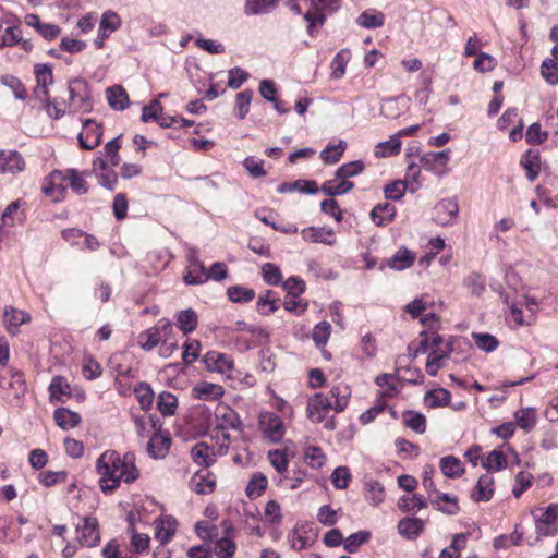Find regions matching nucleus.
Masks as SVG:
<instances>
[{"mask_svg":"<svg viewBox=\"0 0 558 558\" xmlns=\"http://www.w3.org/2000/svg\"><path fill=\"white\" fill-rule=\"evenodd\" d=\"M96 471L99 477V486L102 493L111 494L123 481L132 483L140 476L135 465V454L126 452L123 458L116 450H106L96 462Z\"/></svg>","mask_w":558,"mask_h":558,"instance_id":"nucleus-1","label":"nucleus"},{"mask_svg":"<svg viewBox=\"0 0 558 558\" xmlns=\"http://www.w3.org/2000/svg\"><path fill=\"white\" fill-rule=\"evenodd\" d=\"M350 396L348 387L337 386L331 388L328 393H315L307 401V417L312 423H324V427L328 430L336 428L333 416H329V412L333 410L336 413L342 412L348 405Z\"/></svg>","mask_w":558,"mask_h":558,"instance_id":"nucleus-2","label":"nucleus"},{"mask_svg":"<svg viewBox=\"0 0 558 558\" xmlns=\"http://www.w3.org/2000/svg\"><path fill=\"white\" fill-rule=\"evenodd\" d=\"M287 7L303 15L313 33L314 27L324 24L327 13L338 8V0H287Z\"/></svg>","mask_w":558,"mask_h":558,"instance_id":"nucleus-3","label":"nucleus"},{"mask_svg":"<svg viewBox=\"0 0 558 558\" xmlns=\"http://www.w3.org/2000/svg\"><path fill=\"white\" fill-rule=\"evenodd\" d=\"M173 333L172 324L169 319H159L155 326L143 331L138 336V344L144 351H151L160 344L165 338Z\"/></svg>","mask_w":558,"mask_h":558,"instance_id":"nucleus-4","label":"nucleus"},{"mask_svg":"<svg viewBox=\"0 0 558 558\" xmlns=\"http://www.w3.org/2000/svg\"><path fill=\"white\" fill-rule=\"evenodd\" d=\"M69 106L75 111L89 112L93 109L90 92L87 82L83 78H74L69 82Z\"/></svg>","mask_w":558,"mask_h":558,"instance_id":"nucleus-5","label":"nucleus"},{"mask_svg":"<svg viewBox=\"0 0 558 558\" xmlns=\"http://www.w3.org/2000/svg\"><path fill=\"white\" fill-rule=\"evenodd\" d=\"M259 428L270 442H279L286 433L282 420L275 413L265 412L259 415Z\"/></svg>","mask_w":558,"mask_h":558,"instance_id":"nucleus-6","label":"nucleus"},{"mask_svg":"<svg viewBox=\"0 0 558 558\" xmlns=\"http://www.w3.org/2000/svg\"><path fill=\"white\" fill-rule=\"evenodd\" d=\"M77 538L82 546L94 547L100 542V533L98 530V521L94 517H85L82 524H77Z\"/></svg>","mask_w":558,"mask_h":558,"instance_id":"nucleus-7","label":"nucleus"},{"mask_svg":"<svg viewBox=\"0 0 558 558\" xmlns=\"http://www.w3.org/2000/svg\"><path fill=\"white\" fill-rule=\"evenodd\" d=\"M36 86L34 96L40 100H49V86L53 84L52 68L49 64H36L34 66Z\"/></svg>","mask_w":558,"mask_h":558,"instance_id":"nucleus-8","label":"nucleus"},{"mask_svg":"<svg viewBox=\"0 0 558 558\" xmlns=\"http://www.w3.org/2000/svg\"><path fill=\"white\" fill-rule=\"evenodd\" d=\"M536 531L542 536L554 535L558 531V504H551L541 510L536 518Z\"/></svg>","mask_w":558,"mask_h":558,"instance_id":"nucleus-9","label":"nucleus"},{"mask_svg":"<svg viewBox=\"0 0 558 558\" xmlns=\"http://www.w3.org/2000/svg\"><path fill=\"white\" fill-rule=\"evenodd\" d=\"M101 136L100 125L87 119L83 123V131L78 134L77 140L83 149L92 150L100 144Z\"/></svg>","mask_w":558,"mask_h":558,"instance_id":"nucleus-10","label":"nucleus"},{"mask_svg":"<svg viewBox=\"0 0 558 558\" xmlns=\"http://www.w3.org/2000/svg\"><path fill=\"white\" fill-rule=\"evenodd\" d=\"M31 315L13 306H7L3 312V324L10 335H17L20 327L31 322Z\"/></svg>","mask_w":558,"mask_h":558,"instance_id":"nucleus-11","label":"nucleus"},{"mask_svg":"<svg viewBox=\"0 0 558 558\" xmlns=\"http://www.w3.org/2000/svg\"><path fill=\"white\" fill-rule=\"evenodd\" d=\"M459 213V205L454 198L441 199L434 208V220L440 226L450 225Z\"/></svg>","mask_w":558,"mask_h":558,"instance_id":"nucleus-12","label":"nucleus"},{"mask_svg":"<svg viewBox=\"0 0 558 558\" xmlns=\"http://www.w3.org/2000/svg\"><path fill=\"white\" fill-rule=\"evenodd\" d=\"M215 420L217 428L225 430L228 428L239 430L242 422L234 410L225 404H219L215 410Z\"/></svg>","mask_w":558,"mask_h":558,"instance_id":"nucleus-13","label":"nucleus"},{"mask_svg":"<svg viewBox=\"0 0 558 558\" xmlns=\"http://www.w3.org/2000/svg\"><path fill=\"white\" fill-rule=\"evenodd\" d=\"M450 159V149L428 151L421 156V168L433 173H440L439 168L447 166Z\"/></svg>","mask_w":558,"mask_h":558,"instance_id":"nucleus-14","label":"nucleus"},{"mask_svg":"<svg viewBox=\"0 0 558 558\" xmlns=\"http://www.w3.org/2000/svg\"><path fill=\"white\" fill-rule=\"evenodd\" d=\"M25 161L16 150L0 151V173H16L23 171Z\"/></svg>","mask_w":558,"mask_h":558,"instance_id":"nucleus-15","label":"nucleus"},{"mask_svg":"<svg viewBox=\"0 0 558 558\" xmlns=\"http://www.w3.org/2000/svg\"><path fill=\"white\" fill-rule=\"evenodd\" d=\"M302 239L310 243H322L326 245H333L336 236L331 229L308 227L301 231Z\"/></svg>","mask_w":558,"mask_h":558,"instance_id":"nucleus-16","label":"nucleus"},{"mask_svg":"<svg viewBox=\"0 0 558 558\" xmlns=\"http://www.w3.org/2000/svg\"><path fill=\"white\" fill-rule=\"evenodd\" d=\"M205 366L210 372L223 374L231 369L232 361L223 353L211 351L207 352L203 359Z\"/></svg>","mask_w":558,"mask_h":558,"instance_id":"nucleus-17","label":"nucleus"},{"mask_svg":"<svg viewBox=\"0 0 558 558\" xmlns=\"http://www.w3.org/2000/svg\"><path fill=\"white\" fill-rule=\"evenodd\" d=\"M191 458L194 463L208 468L216 462L214 448L204 441H199L191 449Z\"/></svg>","mask_w":558,"mask_h":558,"instance_id":"nucleus-18","label":"nucleus"},{"mask_svg":"<svg viewBox=\"0 0 558 558\" xmlns=\"http://www.w3.org/2000/svg\"><path fill=\"white\" fill-rule=\"evenodd\" d=\"M171 439L168 435L155 433L147 445V451L154 459H162L169 452Z\"/></svg>","mask_w":558,"mask_h":558,"instance_id":"nucleus-19","label":"nucleus"},{"mask_svg":"<svg viewBox=\"0 0 558 558\" xmlns=\"http://www.w3.org/2000/svg\"><path fill=\"white\" fill-rule=\"evenodd\" d=\"M177 530V520L170 515L162 517L156 521L155 537L161 543H168Z\"/></svg>","mask_w":558,"mask_h":558,"instance_id":"nucleus-20","label":"nucleus"},{"mask_svg":"<svg viewBox=\"0 0 558 558\" xmlns=\"http://www.w3.org/2000/svg\"><path fill=\"white\" fill-rule=\"evenodd\" d=\"M223 395L221 386L211 383H199L192 389V396L199 400H217Z\"/></svg>","mask_w":558,"mask_h":558,"instance_id":"nucleus-21","label":"nucleus"},{"mask_svg":"<svg viewBox=\"0 0 558 558\" xmlns=\"http://www.w3.org/2000/svg\"><path fill=\"white\" fill-rule=\"evenodd\" d=\"M494 494V480L489 474L480 476L475 492L472 494L474 501H488Z\"/></svg>","mask_w":558,"mask_h":558,"instance_id":"nucleus-22","label":"nucleus"},{"mask_svg":"<svg viewBox=\"0 0 558 558\" xmlns=\"http://www.w3.org/2000/svg\"><path fill=\"white\" fill-rule=\"evenodd\" d=\"M215 480L210 477L208 471L196 472L191 478V488L196 494H209L215 488Z\"/></svg>","mask_w":558,"mask_h":558,"instance_id":"nucleus-23","label":"nucleus"},{"mask_svg":"<svg viewBox=\"0 0 558 558\" xmlns=\"http://www.w3.org/2000/svg\"><path fill=\"white\" fill-rule=\"evenodd\" d=\"M107 100L114 110H124L129 106V96L121 85L107 88Z\"/></svg>","mask_w":558,"mask_h":558,"instance_id":"nucleus-24","label":"nucleus"},{"mask_svg":"<svg viewBox=\"0 0 558 558\" xmlns=\"http://www.w3.org/2000/svg\"><path fill=\"white\" fill-rule=\"evenodd\" d=\"M515 423L524 432H531L537 423L536 410L532 407L521 408L514 413Z\"/></svg>","mask_w":558,"mask_h":558,"instance_id":"nucleus-25","label":"nucleus"},{"mask_svg":"<svg viewBox=\"0 0 558 558\" xmlns=\"http://www.w3.org/2000/svg\"><path fill=\"white\" fill-rule=\"evenodd\" d=\"M521 165L526 171L530 182H533L539 173L541 161L539 154L536 150H527L521 158Z\"/></svg>","mask_w":558,"mask_h":558,"instance_id":"nucleus-26","label":"nucleus"},{"mask_svg":"<svg viewBox=\"0 0 558 558\" xmlns=\"http://www.w3.org/2000/svg\"><path fill=\"white\" fill-rule=\"evenodd\" d=\"M424 529V521L418 518H405L398 524V531L409 539L417 537Z\"/></svg>","mask_w":558,"mask_h":558,"instance_id":"nucleus-27","label":"nucleus"},{"mask_svg":"<svg viewBox=\"0 0 558 558\" xmlns=\"http://www.w3.org/2000/svg\"><path fill=\"white\" fill-rule=\"evenodd\" d=\"M209 279L208 270L204 264L187 265L183 280L186 284H202Z\"/></svg>","mask_w":558,"mask_h":558,"instance_id":"nucleus-28","label":"nucleus"},{"mask_svg":"<svg viewBox=\"0 0 558 558\" xmlns=\"http://www.w3.org/2000/svg\"><path fill=\"white\" fill-rule=\"evenodd\" d=\"M356 23L364 28H378L384 25L385 15L380 11L368 9L359 15Z\"/></svg>","mask_w":558,"mask_h":558,"instance_id":"nucleus-29","label":"nucleus"},{"mask_svg":"<svg viewBox=\"0 0 558 558\" xmlns=\"http://www.w3.org/2000/svg\"><path fill=\"white\" fill-rule=\"evenodd\" d=\"M439 468L442 474L450 478H458L464 473L461 460L453 456H446L441 458Z\"/></svg>","mask_w":558,"mask_h":558,"instance_id":"nucleus-30","label":"nucleus"},{"mask_svg":"<svg viewBox=\"0 0 558 558\" xmlns=\"http://www.w3.org/2000/svg\"><path fill=\"white\" fill-rule=\"evenodd\" d=\"M53 417L58 426L62 429H70L77 426L81 422L78 413L70 411L65 408H59L54 411Z\"/></svg>","mask_w":558,"mask_h":558,"instance_id":"nucleus-31","label":"nucleus"},{"mask_svg":"<svg viewBox=\"0 0 558 558\" xmlns=\"http://www.w3.org/2000/svg\"><path fill=\"white\" fill-rule=\"evenodd\" d=\"M121 26L120 16L113 11H106L101 15L98 34L108 37Z\"/></svg>","mask_w":558,"mask_h":558,"instance_id":"nucleus-32","label":"nucleus"},{"mask_svg":"<svg viewBox=\"0 0 558 558\" xmlns=\"http://www.w3.org/2000/svg\"><path fill=\"white\" fill-rule=\"evenodd\" d=\"M415 255L407 248L399 250L387 260V266L395 270H404L412 266Z\"/></svg>","mask_w":558,"mask_h":558,"instance_id":"nucleus-33","label":"nucleus"},{"mask_svg":"<svg viewBox=\"0 0 558 558\" xmlns=\"http://www.w3.org/2000/svg\"><path fill=\"white\" fill-rule=\"evenodd\" d=\"M354 184L348 180H340L337 179V177L333 180L326 181L323 186L322 191L327 196H337L348 193L353 189Z\"/></svg>","mask_w":558,"mask_h":558,"instance_id":"nucleus-34","label":"nucleus"},{"mask_svg":"<svg viewBox=\"0 0 558 558\" xmlns=\"http://www.w3.org/2000/svg\"><path fill=\"white\" fill-rule=\"evenodd\" d=\"M347 148V143L342 140L338 144H328L320 153V158L327 165L337 163Z\"/></svg>","mask_w":558,"mask_h":558,"instance_id":"nucleus-35","label":"nucleus"},{"mask_svg":"<svg viewBox=\"0 0 558 558\" xmlns=\"http://www.w3.org/2000/svg\"><path fill=\"white\" fill-rule=\"evenodd\" d=\"M403 424L417 434L426 430V417L416 411H404L402 414Z\"/></svg>","mask_w":558,"mask_h":558,"instance_id":"nucleus-36","label":"nucleus"},{"mask_svg":"<svg viewBox=\"0 0 558 558\" xmlns=\"http://www.w3.org/2000/svg\"><path fill=\"white\" fill-rule=\"evenodd\" d=\"M483 468L488 472H497L507 468V458L500 450H493L482 461Z\"/></svg>","mask_w":558,"mask_h":558,"instance_id":"nucleus-37","label":"nucleus"},{"mask_svg":"<svg viewBox=\"0 0 558 558\" xmlns=\"http://www.w3.org/2000/svg\"><path fill=\"white\" fill-rule=\"evenodd\" d=\"M157 407L163 416L173 415L178 408V399L168 391H162L158 396Z\"/></svg>","mask_w":558,"mask_h":558,"instance_id":"nucleus-38","label":"nucleus"},{"mask_svg":"<svg viewBox=\"0 0 558 558\" xmlns=\"http://www.w3.org/2000/svg\"><path fill=\"white\" fill-rule=\"evenodd\" d=\"M450 400V392L444 388L433 389L425 395V403L428 408L447 405Z\"/></svg>","mask_w":558,"mask_h":558,"instance_id":"nucleus-39","label":"nucleus"},{"mask_svg":"<svg viewBox=\"0 0 558 558\" xmlns=\"http://www.w3.org/2000/svg\"><path fill=\"white\" fill-rule=\"evenodd\" d=\"M401 149V142L398 135H392L388 141L377 144L375 147V155L377 157H388L398 155Z\"/></svg>","mask_w":558,"mask_h":558,"instance_id":"nucleus-40","label":"nucleus"},{"mask_svg":"<svg viewBox=\"0 0 558 558\" xmlns=\"http://www.w3.org/2000/svg\"><path fill=\"white\" fill-rule=\"evenodd\" d=\"M177 324L180 330L189 333L197 326V315L193 310L181 311L177 316Z\"/></svg>","mask_w":558,"mask_h":558,"instance_id":"nucleus-41","label":"nucleus"},{"mask_svg":"<svg viewBox=\"0 0 558 558\" xmlns=\"http://www.w3.org/2000/svg\"><path fill=\"white\" fill-rule=\"evenodd\" d=\"M304 461L313 469H320L326 461V456L320 447L308 446L304 451Z\"/></svg>","mask_w":558,"mask_h":558,"instance_id":"nucleus-42","label":"nucleus"},{"mask_svg":"<svg viewBox=\"0 0 558 558\" xmlns=\"http://www.w3.org/2000/svg\"><path fill=\"white\" fill-rule=\"evenodd\" d=\"M331 335V325L330 323L324 320L318 323L312 332V339L316 347L323 348L327 344Z\"/></svg>","mask_w":558,"mask_h":558,"instance_id":"nucleus-43","label":"nucleus"},{"mask_svg":"<svg viewBox=\"0 0 558 558\" xmlns=\"http://www.w3.org/2000/svg\"><path fill=\"white\" fill-rule=\"evenodd\" d=\"M395 208L389 204L377 205L373 208L371 217L377 226H384L392 220Z\"/></svg>","mask_w":558,"mask_h":558,"instance_id":"nucleus-44","label":"nucleus"},{"mask_svg":"<svg viewBox=\"0 0 558 558\" xmlns=\"http://www.w3.org/2000/svg\"><path fill=\"white\" fill-rule=\"evenodd\" d=\"M137 401L143 410H148L154 400V392L149 384L140 383L134 389Z\"/></svg>","mask_w":558,"mask_h":558,"instance_id":"nucleus-45","label":"nucleus"},{"mask_svg":"<svg viewBox=\"0 0 558 558\" xmlns=\"http://www.w3.org/2000/svg\"><path fill=\"white\" fill-rule=\"evenodd\" d=\"M267 478L262 473H256L250 480L246 486V495L250 498L259 497L267 487Z\"/></svg>","mask_w":558,"mask_h":558,"instance_id":"nucleus-46","label":"nucleus"},{"mask_svg":"<svg viewBox=\"0 0 558 558\" xmlns=\"http://www.w3.org/2000/svg\"><path fill=\"white\" fill-rule=\"evenodd\" d=\"M68 186L76 194L83 195L88 191V184L85 181L83 173L75 169H69Z\"/></svg>","mask_w":558,"mask_h":558,"instance_id":"nucleus-47","label":"nucleus"},{"mask_svg":"<svg viewBox=\"0 0 558 558\" xmlns=\"http://www.w3.org/2000/svg\"><path fill=\"white\" fill-rule=\"evenodd\" d=\"M268 460L279 474L282 475L287 472L289 466V459L286 451L278 449L269 450Z\"/></svg>","mask_w":558,"mask_h":558,"instance_id":"nucleus-48","label":"nucleus"},{"mask_svg":"<svg viewBox=\"0 0 558 558\" xmlns=\"http://www.w3.org/2000/svg\"><path fill=\"white\" fill-rule=\"evenodd\" d=\"M472 338L475 345L485 352L495 351L499 344L498 340L489 333L473 332Z\"/></svg>","mask_w":558,"mask_h":558,"instance_id":"nucleus-49","label":"nucleus"},{"mask_svg":"<svg viewBox=\"0 0 558 558\" xmlns=\"http://www.w3.org/2000/svg\"><path fill=\"white\" fill-rule=\"evenodd\" d=\"M364 168L365 166L361 160L351 161L338 168L336 171V177L340 180H347L360 174Z\"/></svg>","mask_w":558,"mask_h":558,"instance_id":"nucleus-50","label":"nucleus"},{"mask_svg":"<svg viewBox=\"0 0 558 558\" xmlns=\"http://www.w3.org/2000/svg\"><path fill=\"white\" fill-rule=\"evenodd\" d=\"M401 101H404L403 96L384 100L380 108L381 114L388 119L398 118L402 112L401 108L399 107Z\"/></svg>","mask_w":558,"mask_h":558,"instance_id":"nucleus-51","label":"nucleus"},{"mask_svg":"<svg viewBox=\"0 0 558 558\" xmlns=\"http://www.w3.org/2000/svg\"><path fill=\"white\" fill-rule=\"evenodd\" d=\"M70 386L64 380V378L60 376H56L52 378L49 385L50 399L53 401H61L62 397L69 393Z\"/></svg>","mask_w":558,"mask_h":558,"instance_id":"nucleus-52","label":"nucleus"},{"mask_svg":"<svg viewBox=\"0 0 558 558\" xmlns=\"http://www.w3.org/2000/svg\"><path fill=\"white\" fill-rule=\"evenodd\" d=\"M230 301L235 303L250 302L254 299V291L241 286H232L227 291Z\"/></svg>","mask_w":558,"mask_h":558,"instance_id":"nucleus-53","label":"nucleus"},{"mask_svg":"<svg viewBox=\"0 0 558 558\" xmlns=\"http://www.w3.org/2000/svg\"><path fill=\"white\" fill-rule=\"evenodd\" d=\"M22 41V29L14 25L5 28L4 34L0 35V49L12 47Z\"/></svg>","mask_w":558,"mask_h":558,"instance_id":"nucleus-54","label":"nucleus"},{"mask_svg":"<svg viewBox=\"0 0 558 558\" xmlns=\"http://www.w3.org/2000/svg\"><path fill=\"white\" fill-rule=\"evenodd\" d=\"M369 537L371 533L367 531L353 533L344 539V549L351 554L355 553L362 544L369 539Z\"/></svg>","mask_w":558,"mask_h":558,"instance_id":"nucleus-55","label":"nucleus"},{"mask_svg":"<svg viewBox=\"0 0 558 558\" xmlns=\"http://www.w3.org/2000/svg\"><path fill=\"white\" fill-rule=\"evenodd\" d=\"M253 98V92L245 89L239 93L235 97V108L238 110V118L244 119L250 111V105Z\"/></svg>","mask_w":558,"mask_h":558,"instance_id":"nucleus-56","label":"nucleus"},{"mask_svg":"<svg viewBox=\"0 0 558 558\" xmlns=\"http://www.w3.org/2000/svg\"><path fill=\"white\" fill-rule=\"evenodd\" d=\"M541 73L544 80L550 85L558 84V63L555 60H544L541 66Z\"/></svg>","mask_w":558,"mask_h":558,"instance_id":"nucleus-57","label":"nucleus"},{"mask_svg":"<svg viewBox=\"0 0 558 558\" xmlns=\"http://www.w3.org/2000/svg\"><path fill=\"white\" fill-rule=\"evenodd\" d=\"M41 191L48 197H51L54 202H60L64 198L66 191L63 187H59L58 183L49 180V175L46 177Z\"/></svg>","mask_w":558,"mask_h":558,"instance_id":"nucleus-58","label":"nucleus"},{"mask_svg":"<svg viewBox=\"0 0 558 558\" xmlns=\"http://www.w3.org/2000/svg\"><path fill=\"white\" fill-rule=\"evenodd\" d=\"M349 59H350L349 50H341L333 58L331 66H332V75L336 78H340L344 75L345 65H347Z\"/></svg>","mask_w":558,"mask_h":558,"instance_id":"nucleus-59","label":"nucleus"},{"mask_svg":"<svg viewBox=\"0 0 558 558\" xmlns=\"http://www.w3.org/2000/svg\"><path fill=\"white\" fill-rule=\"evenodd\" d=\"M277 0H246L245 13L257 15L265 13L270 7H274Z\"/></svg>","mask_w":558,"mask_h":558,"instance_id":"nucleus-60","label":"nucleus"},{"mask_svg":"<svg viewBox=\"0 0 558 558\" xmlns=\"http://www.w3.org/2000/svg\"><path fill=\"white\" fill-rule=\"evenodd\" d=\"M201 344L197 340H187L183 345L182 360L185 364H192L199 356Z\"/></svg>","mask_w":558,"mask_h":558,"instance_id":"nucleus-61","label":"nucleus"},{"mask_svg":"<svg viewBox=\"0 0 558 558\" xmlns=\"http://www.w3.org/2000/svg\"><path fill=\"white\" fill-rule=\"evenodd\" d=\"M351 478L350 470L347 466H338L331 474V482L338 489L347 488Z\"/></svg>","mask_w":558,"mask_h":558,"instance_id":"nucleus-62","label":"nucleus"},{"mask_svg":"<svg viewBox=\"0 0 558 558\" xmlns=\"http://www.w3.org/2000/svg\"><path fill=\"white\" fill-rule=\"evenodd\" d=\"M532 480L533 475L531 473L519 472L515 476V486L512 489L513 496L519 498L532 485Z\"/></svg>","mask_w":558,"mask_h":558,"instance_id":"nucleus-63","label":"nucleus"},{"mask_svg":"<svg viewBox=\"0 0 558 558\" xmlns=\"http://www.w3.org/2000/svg\"><path fill=\"white\" fill-rule=\"evenodd\" d=\"M235 544L229 538H221L215 544V554L219 558H231L235 551Z\"/></svg>","mask_w":558,"mask_h":558,"instance_id":"nucleus-64","label":"nucleus"}]
</instances>
